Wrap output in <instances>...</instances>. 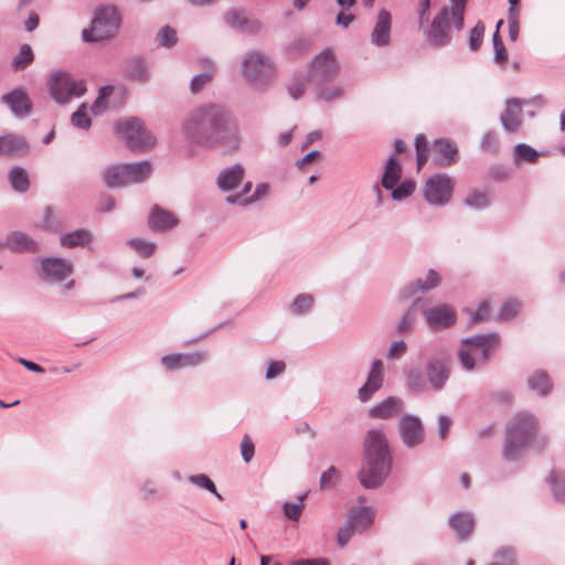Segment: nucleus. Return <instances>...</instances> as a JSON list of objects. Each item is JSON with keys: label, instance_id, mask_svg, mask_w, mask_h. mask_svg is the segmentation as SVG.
Instances as JSON below:
<instances>
[{"label": "nucleus", "instance_id": "nucleus-1", "mask_svg": "<svg viewBox=\"0 0 565 565\" xmlns=\"http://www.w3.org/2000/svg\"><path fill=\"white\" fill-rule=\"evenodd\" d=\"M181 131L189 142L214 148H236L238 134L228 109L218 103H204L189 111L181 125Z\"/></svg>", "mask_w": 565, "mask_h": 565}, {"label": "nucleus", "instance_id": "nucleus-2", "mask_svg": "<svg viewBox=\"0 0 565 565\" xmlns=\"http://www.w3.org/2000/svg\"><path fill=\"white\" fill-rule=\"evenodd\" d=\"M364 465L359 480L366 489H376L383 484L392 469V456L385 433L380 428L366 431L363 441Z\"/></svg>", "mask_w": 565, "mask_h": 565}, {"label": "nucleus", "instance_id": "nucleus-3", "mask_svg": "<svg viewBox=\"0 0 565 565\" xmlns=\"http://www.w3.org/2000/svg\"><path fill=\"white\" fill-rule=\"evenodd\" d=\"M450 7L443 6L433 20H428L419 30L425 42L434 49H443L451 43V23L457 31H461L465 24V10L468 0H449Z\"/></svg>", "mask_w": 565, "mask_h": 565}, {"label": "nucleus", "instance_id": "nucleus-4", "mask_svg": "<svg viewBox=\"0 0 565 565\" xmlns=\"http://www.w3.org/2000/svg\"><path fill=\"white\" fill-rule=\"evenodd\" d=\"M537 419L530 413H520L505 427L502 456L507 461H518L534 439Z\"/></svg>", "mask_w": 565, "mask_h": 565}, {"label": "nucleus", "instance_id": "nucleus-5", "mask_svg": "<svg viewBox=\"0 0 565 565\" xmlns=\"http://www.w3.org/2000/svg\"><path fill=\"white\" fill-rule=\"evenodd\" d=\"M243 78L255 89H267L276 78L274 61L259 50H250L245 53L241 67Z\"/></svg>", "mask_w": 565, "mask_h": 565}, {"label": "nucleus", "instance_id": "nucleus-6", "mask_svg": "<svg viewBox=\"0 0 565 565\" xmlns=\"http://www.w3.org/2000/svg\"><path fill=\"white\" fill-rule=\"evenodd\" d=\"M121 25V17L114 6L98 7L92 19L90 28L84 29L82 39L88 43L113 39Z\"/></svg>", "mask_w": 565, "mask_h": 565}, {"label": "nucleus", "instance_id": "nucleus-7", "mask_svg": "<svg viewBox=\"0 0 565 565\" xmlns=\"http://www.w3.org/2000/svg\"><path fill=\"white\" fill-rule=\"evenodd\" d=\"M116 134L125 140L126 147L132 151H142L156 145V138L145 128L138 117L120 119L115 124Z\"/></svg>", "mask_w": 565, "mask_h": 565}, {"label": "nucleus", "instance_id": "nucleus-8", "mask_svg": "<svg viewBox=\"0 0 565 565\" xmlns=\"http://www.w3.org/2000/svg\"><path fill=\"white\" fill-rule=\"evenodd\" d=\"M47 86L51 97L60 105L67 104L73 97L83 96L87 90L84 81L74 79L70 73L62 70L50 74Z\"/></svg>", "mask_w": 565, "mask_h": 565}, {"label": "nucleus", "instance_id": "nucleus-9", "mask_svg": "<svg viewBox=\"0 0 565 565\" xmlns=\"http://www.w3.org/2000/svg\"><path fill=\"white\" fill-rule=\"evenodd\" d=\"M451 373V358L447 352H439L429 356L425 362V374L428 390L440 392L444 390Z\"/></svg>", "mask_w": 565, "mask_h": 565}, {"label": "nucleus", "instance_id": "nucleus-10", "mask_svg": "<svg viewBox=\"0 0 565 565\" xmlns=\"http://www.w3.org/2000/svg\"><path fill=\"white\" fill-rule=\"evenodd\" d=\"M340 72V64L335 58V55L331 50H324L311 62L310 70L308 73L309 82L312 86L326 84V82H332Z\"/></svg>", "mask_w": 565, "mask_h": 565}, {"label": "nucleus", "instance_id": "nucleus-11", "mask_svg": "<svg viewBox=\"0 0 565 565\" xmlns=\"http://www.w3.org/2000/svg\"><path fill=\"white\" fill-rule=\"evenodd\" d=\"M454 191V182L446 173L431 175L425 183L424 198L431 204L443 206L447 204Z\"/></svg>", "mask_w": 565, "mask_h": 565}, {"label": "nucleus", "instance_id": "nucleus-12", "mask_svg": "<svg viewBox=\"0 0 565 565\" xmlns=\"http://www.w3.org/2000/svg\"><path fill=\"white\" fill-rule=\"evenodd\" d=\"M397 429L403 445L408 449H414L425 441V427L422 419L416 415H403L398 422Z\"/></svg>", "mask_w": 565, "mask_h": 565}, {"label": "nucleus", "instance_id": "nucleus-13", "mask_svg": "<svg viewBox=\"0 0 565 565\" xmlns=\"http://www.w3.org/2000/svg\"><path fill=\"white\" fill-rule=\"evenodd\" d=\"M423 316L427 326L434 330H446L457 323L456 309L447 303H440L423 310Z\"/></svg>", "mask_w": 565, "mask_h": 565}, {"label": "nucleus", "instance_id": "nucleus-14", "mask_svg": "<svg viewBox=\"0 0 565 565\" xmlns=\"http://www.w3.org/2000/svg\"><path fill=\"white\" fill-rule=\"evenodd\" d=\"M74 271L72 262L61 257L41 259L39 276L46 282H61Z\"/></svg>", "mask_w": 565, "mask_h": 565}, {"label": "nucleus", "instance_id": "nucleus-15", "mask_svg": "<svg viewBox=\"0 0 565 565\" xmlns=\"http://www.w3.org/2000/svg\"><path fill=\"white\" fill-rule=\"evenodd\" d=\"M0 102L4 104L15 118L22 119L28 117L33 109V103L28 93L17 87L0 97Z\"/></svg>", "mask_w": 565, "mask_h": 565}, {"label": "nucleus", "instance_id": "nucleus-16", "mask_svg": "<svg viewBox=\"0 0 565 565\" xmlns=\"http://www.w3.org/2000/svg\"><path fill=\"white\" fill-rule=\"evenodd\" d=\"M209 360V352L194 351L191 353H173L161 358L166 371H177L183 367H195Z\"/></svg>", "mask_w": 565, "mask_h": 565}, {"label": "nucleus", "instance_id": "nucleus-17", "mask_svg": "<svg viewBox=\"0 0 565 565\" xmlns=\"http://www.w3.org/2000/svg\"><path fill=\"white\" fill-rule=\"evenodd\" d=\"M441 284V277L435 269H429L426 274L425 279L418 278L407 285L401 291V297L404 299L419 298L418 295H425L434 290Z\"/></svg>", "mask_w": 565, "mask_h": 565}, {"label": "nucleus", "instance_id": "nucleus-18", "mask_svg": "<svg viewBox=\"0 0 565 565\" xmlns=\"http://www.w3.org/2000/svg\"><path fill=\"white\" fill-rule=\"evenodd\" d=\"M392 15L386 9L377 12L375 24L370 34V42L376 47H385L391 43Z\"/></svg>", "mask_w": 565, "mask_h": 565}, {"label": "nucleus", "instance_id": "nucleus-19", "mask_svg": "<svg viewBox=\"0 0 565 565\" xmlns=\"http://www.w3.org/2000/svg\"><path fill=\"white\" fill-rule=\"evenodd\" d=\"M383 385V362L381 360L373 361L366 382L359 388L358 398L362 403H366L372 398Z\"/></svg>", "mask_w": 565, "mask_h": 565}, {"label": "nucleus", "instance_id": "nucleus-20", "mask_svg": "<svg viewBox=\"0 0 565 565\" xmlns=\"http://www.w3.org/2000/svg\"><path fill=\"white\" fill-rule=\"evenodd\" d=\"M433 160L439 167H450L458 161V148L447 138L436 139L433 143Z\"/></svg>", "mask_w": 565, "mask_h": 565}, {"label": "nucleus", "instance_id": "nucleus-21", "mask_svg": "<svg viewBox=\"0 0 565 565\" xmlns=\"http://www.w3.org/2000/svg\"><path fill=\"white\" fill-rule=\"evenodd\" d=\"M4 248H9L13 253H38L39 244L28 234L13 231L6 236V239L1 242Z\"/></svg>", "mask_w": 565, "mask_h": 565}, {"label": "nucleus", "instance_id": "nucleus-22", "mask_svg": "<svg viewBox=\"0 0 565 565\" xmlns=\"http://www.w3.org/2000/svg\"><path fill=\"white\" fill-rule=\"evenodd\" d=\"M30 149L25 137L17 134L0 136V157H20Z\"/></svg>", "mask_w": 565, "mask_h": 565}, {"label": "nucleus", "instance_id": "nucleus-23", "mask_svg": "<svg viewBox=\"0 0 565 565\" xmlns=\"http://www.w3.org/2000/svg\"><path fill=\"white\" fill-rule=\"evenodd\" d=\"M522 105L523 103L519 98H510L505 102V109L500 116V122L507 132L512 134L520 128Z\"/></svg>", "mask_w": 565, "mask_h": 565}, {"label": "nucleus", "instance_id": "nucleus-24", "mask_svg": "<svg viewBox=\"0 0 565 565\" xmlns=\"http://www.w3.org/2000/svg\"><path fill=\"white\" fill-rule=\"evenodd\" d=\"M245 169L236 163L220 171L216 178V184L223 192H230L236 189L244 180Z\"/></svg>", "mask_w": 565, "mask_h": 565}, {"label": "nucleus", "instance_id": "nucleus-25", "mask_svg": "<svg viewBox=\"0 0 565 565\" xmlns=\"http://www.w3.org/2000/svg\"><path fill=\"white\" fill-rule=\"evenodd\" d=\"M448 524L455 531L457 539L463 542L473 531L475 518L471 512L458 511L449 516Z\"/></svg>", "mask_w": 565, "mask_h": 565}, {"label": "nucleus", "instance_id": "nucleus-26", "mask_svg": "<svg viewBox=\"0 0 565 565\" xmlns=\"http://www.w3.org/2000/svg\"><path fill=\"white\" fill-rule=\"evenodd\" d=\"M178 218L169 211L154 205L149 214L148 224L153 231H167L178 224Z\"/></svg>", "mask_w": 565, "mask_h": 565}, {"label": "nucleus", "instance_id": "nucleus-27", "mask_svg": "<svg viewBox=\"0 0 565 565\" xmlns=\"http://www.w3.org/2000/svg\"><path fill=\"white\" fill-rule=\"evenodd\" d=\"M404 402L399 397L390 396L381 403H377L370 409V415L374 418H390L403 411Z\"/></svg>", "mask_w": 565, "mask_h": 565}, {"label": "nucleus", "instance_id": "nucleus-28", "mask_svg": "<svg viewBox=\"0 0 565 565\" xmlns=\"http://www.w3.org/2000/svg\"><path fill=\"white\" fill-rule=\"evenodd\" d=\"M102 177L105 185L110 189L129 186L128 180H126V168L124 163H116L106 167Z\"/></svg>", "mask_w": 565, "mask_h": 565}, {"label": "nucleus", "instance_id": "nucleus-29", "mask_svg": "<svg viewBox=\"0 0 565 565\" xmlns=\"http://www.w3.org/2000/svg\"><path fill=\"white\" fill-rule=\"evenodd\" d=\"M124 164L129 185L145 182L152 173V164L149 160Z\"/></svg>", "mask_w": 565, "mask_h": 565}, {"label": "nucleus", "instance_id": "nucleus-30", "mask_svg": "<svg viewBox=\"0 0 565 565\" xmlns=\"http://www.w3.org/2000/svg\"><path fill=\"white\" fill-rule=\"evenodd\" d=\"M374 521V512L370 507L353 508L348 514L347 522L356 531L363 532Z\"/></svg>", "mask_w": 565, "mask_h": 565}, {"label": "nucleus", "instance_id": "nucleus-31", "mask_svg": "<svg viewBox=\"0 0 565 565\" xmlns=\"http://www.w3.org/2000/svg\"><path fill=\"white\" fill-rule=\"evenodd\" d=\"M93 241V234L86 228H78L76 231L61 235L60 243L63 247L75 248L85 247Z\"/></svg>", "mask_w": 565, "mask_h": 565}, {"label": "nucleus", "instance_id": "nucleus-32", "mask_svg": "<svg viewBox=\"0 0 565 565\" xmlns=\"http://www.w3.org/2000/svg\"><path fill=\"white\" fill-rule=\"evenodd\" d=\"M423 300V298H416L415 300H413L412 305L404 311L403 316L401 317L396 326L397 334H405L414 330L417 323V306Z\"/></svg>", "mask_w": 565, "mask_h": 565}, {"label": "nucleus", "instance_id": "nucleus-33", "mask_svg": "<svg viewBox=\"0 0 565 565\" xmlns=\"http://www.w3.org/2000/svg\"><path fill=\"white\" fill-rule=\"evenodd\" d=\"M527 386L532 392L536 393L539 396H546L547 394H550L553 384L548 374L543 370H539L529 376Z\"/></svg>", "mask_w": 565, "mask_h": 565}, {"label": "nucleus", "instance_id": "nucleus-34", "mask_svg": "<svg viewBox=\"0 0 565 565\" xmlns=\"http://www.w3.org/2000/svg\"><path fill=\"white\" fill-rule=\"evenodd\" d=\"M315 96L318 100L331 103L344 95V88L340 84L326 82V84L313 86Z\"/></svg>", "mask_w": 565, "mask_h": 565}, {"label": "nucleus", "instance_id": "nucleus-35", "mask_svg": "<svg viewBox=\"0 0 565 565\" xmlns=\"http://www.w3.org/2000/svg\"><path fill=\"white\" fill-rule=\"evenodd\" d=\"M269 193V184L268 183H258L255 188V191L252 195L247 198H243V195H227L225 201L231 205H241L246 206L253 204L257 201H260Z\"/></svg>", "mask_w": 565, "mask_h": 565}, {"label": "nucleus", "instance_id": "nucleus-36", "mask_svg": "<svg viewBox=\"0 0 565 565\" xmlns=\"http://www.w3.org/2000/svg\"><path fill=\"white\" fill-rule=\"evenodd\" d=\"M402 178V167L395 157H390L386 161L385 171L381 184L384 189H393Z\"/></svg>", "mask_w": 565, "mask_h": 565}, {"label": "nucleus", "instance_id": "nucleus-37", "mask_svg": "<svg viewBox=\"0 0 565 565\" xmlns=\"http://www.w3.org/2000/svg\"><path fill=\"white\" fill-rule=\"evenodd\" d=\"M8 180L15 192L25 193L30 188L29 174L20 166H14L10 169Z\"/></svg>", "mask_w": 565, "mask_h": 565}, {"label": "nucleus", "instance_id": "nucleus-38", "mask_svg": "<svg viewBox=\"0 0 565 565\" xmlns=\"http://www.w3.org/2000/svg\"><path fill=\"white\" fill-rule=\"evenodd\" d=\"M126 72L135 81L147 82L150 78L147 63L138 56L128 60Z\"/></svg>", "mask_w": 565, "mask_h": 565}, {"label": "nucleus", "instance_id": "nucleus-39", "mask_svg": "<svg viewBox=\"0 0 565 565\" xmlns=\"http://www.w3.org/2000/svg\"><path fill=\"white\" fill-rule=\"evenodd\" d=\"M202 63L206 64V71L194 75L190 82V89L193 94L201 92L215 75V67L211 61L204 60Z\"/></svg>", "mask_w": 565, "mask_h": 565}, {"label": "nucleus", "instance_id": "nucleus-40", "mask_svg": "<svg viewBox=\"0 0 565 565\" xmlns=\"http://www.w3.org/2000/svg\"><path fill=\"white\" fill-rule=\"evenodd\" d=\"M406 387L413 394H423L428 391L426 377L419 369H412L406 375Z\"/></svg>", "mask_w": 565, "mask_h": 565}, {"label": "nucleus", "instance_id": "nucleus-41", "mask_svg": "<svg viewBox=\"0 0 565 565\" xmlns=\"http://www.w3.org/2000/svg\"><path fill=\"white\" fill-rule=\"evenodd\" d=\"M499 335L494 332L477 334L462 340L467 349L477 353V351L483 347H487L489 342L499 343Z\"/></svg>", "mask_w": 565, "mask_h": 565}, {"label": "nucleus", "instance_id": "nucleus-42", "mask_svg": "<svg viewBox=\"0 0 565 565\" xmlns=\"http://www.w3.org/2000/svg\"><path fill=\"white\" fill-rule=\"evenodd\" d=\"M465 205L472 210H484L490 205L489 195L487 192L473 189L468 192Z\"/></svg>", "mask_w": 565, "mask_h": 565}, {"label": "nucleus", "instance_id": "nucleus-43", "mask_svg": "<svg viewBox=\"0 0 565 565\" xmlns=\"http://www.w3.org/2000/svg\"><path fill=\"white\" fill-rule=\"evenodd\" d=\"M315 305V298L311 294H299L290 306L291 313L302 316L308 313Z\"/></svg>", "mask_w": 565, "mask_h": 565}, {"label": "nucleus", "instance_id": "nucleus-44", "mask_svg": "<svg viewBox=\"0 0 565 565\" xmlns=\"http://www.w3.org/2000/svg\"><path fill=\"white\" fill-rule=\"evenodd\" d=\"M547 482L551 486V490L555 500L559 503H565V475L551 472Z\"/></svg>", "mask_w": 565, "mask_h": 565}, {"label": "nucleus", "instance_id": "nucleus-45", "mask_svg": "<svg viewBox=\"0 0 565 565\" xmlns=\"http://www.w3.org/2000/svg\"><path fill=\"white\" fill-rule=\"evenodd\" d=\"M34 60V54L29 44H22L19 53L12 60V68L14 71L25 70Z\"/></svg>", "mask_w": 565, "mask_h": 565}, {"label": "nucleus", "instance_id": "nucleus-46", "mask_svg": "<svg viewBox=\"0 0 565 565\" xmlns=\"http://www.w3.org/2000/svg\"><path fill=\"white\" fill-rule=\"evenodd\" d=\"M539 157H540V153L537 152V150L526 143H518L514 147V162L515 163H521V162L533 163L537 160Z\"/></svg>", "mask_w": 565, "mask_h": 565}, {"label": "nucleus", "instance_id": "nucleus-47", "mask_svg": "<svg viewBox=\"0 0 565 565\" xmlns=\"http://www.w3.org/2000/svg\"><path fill=\"white\" fill-rule=\"evenodd\" d=\"M114 90L113 86H103L99 89L98 96L90 107V111L94 116L102 115L107 108V100Z\"/></svg>", "mask_w": 565, "mask_h": 565}, {"label": "nucleus", "instance_id": "nucleus-48", "mask_svg": "<svg viewBox=\"0 0 565 565\" xmlns=\"http://www.w3.org/2000/svg\"><path fill=\"white\" fill-rule=\"evenodd\" d=\"M188 480L190 483L210 491L218 500H221V501L223 500V497L221 495V493H218L214 482L211 480V478L207 475H205V473L192 475L188 478Z\"/></svg>", "mask_w": 565, "mask_h": 565}, {"label": "nucleus", "instance_id": "nucleus-49", "mask_svg": "<svg viewBox=\"0 0 565 565\" xmlns=\"http://www.w3.org/2000/svg\"><path fill=\"white\" fill-rule=\"evenodd\" d=\"M520 308L521 303L518 300L508 299L502 303L501 309L498 312L497 319L499 321H510L518 316Z\"/></svg>", "mask_w": 565, "mask_h": 565}, {"label": "nucleus", "instance_id": "nucleus-50", "mask_svg": "<svg viewBox=\"0 0 565 565\" xmlns=\"http://www.w3.org/2000/svg\"><path fill=\"white\" fill-rule=\"evenodd\" d=\"M307 498V493H302L298 497L297 503L285 502L282 505L284 514L291 521H298L303 510V501Z\"/></svg>", "mask_w": 565, "mask_h": 565}, {"label": "nucleus", "instance_id": "nucleus-51", "mask_svg": "<svg viewBox=\"0 0 565 565\" xmlns=\"http://www.w3.org/2000/svg\"><path fill=\"white\" fill-rule=\"evenodd\" d=\"M156 40L161 46L172 47L178 41L177 31L173 28L166 25L159 30Z\"/></svg>", "mask_w": 565, "mask_h": 565}, {"label": "nucleus", "instance_id": "nucleus-52", "mask_svg": "<svg viewBox=\"0 0 565 565\" xmlns=\"http://www.w3.org/2000/svg\"><path fill=\"white\" fill-rule=\"evenodd\" d=\"M308 81L309 78L307 79L306 76L301 74L295 75L288 85L289 95L296 100L301 98L305 94Z\"/></svg>", "mask_w": 565, "mask_h": 565}, {"label": "nucleus", "instance_id": "nucleus-53", "mask_svg": "<svg viewBox=\"0 0 565 565\" xmlns=\"http://www.w3.org/2000/svg\"><path fill=\"white\" fill-rule=\"evenodd\" d=\"M127 244L132 247L140 256L148 258L152 255L156 244L140 238H130Z\"/></svg>", "mask_w": 565, "mask_h": 565}, {"label": "nucleus", "instance_id": "nucleus-54", "mask_svg": "<svg viewBox=\"0 0 565 565\" xmlns=\"http://www.w3.org/2000/svg\"><path fill=\"white\" fill-rule=\"evenodd\" d=\"M71 122L74 127L87 130L90 125L92 120L87 115L86 105L82 104L78 109L72 114L71 116Z\"/></svg>", "mask_w": 565, "mask_h": 565}, {"label": "nucleus", "instance_id": "nucleus-55", "mask_svg": "<svg viewBox=\"0 0 565 565\" xmlns=\"http://www.w3.org/2000/svg\"><path fill=\"white\" fill-rule=\"evenodd\" d=\"M391 190L393 200L402 201L413 194L415 191V183L411 180H404L397 186L395 185Z\"/></svg>", "mask_w": 565, "mask_h": 565}, {"label": "nucleus", "instance_id": "nucleus-56", "mask_svg": "<svg viewBox=\"0 0 565 565\" xmlns=\"http://www.w3.org/2000/svg\"><path fill=\"white\" fill-rule=\"evenodd\" d=\"M480 148L484 152L498 153L500 145L497 134L494 131H487L481 138Z\"/></svg>", "mask_w": 565, "mask_h": 565}, {"label": "nucleus", "instance_id": "nucleus-57", "mask_svg": "<svg viewBox=\"0 0 565 565\" xmlns=\"http://www.w3.org/2000/svg\"><path fill=\"white\" fill-rule=\"evenodd\" d=\"M484 24L481 21H478L476 25L471 29L469 36V47L471 51H477L481 46L484 35Z\"/></svg>", "mask_w": 565, "mask_h": 565}, {"label": "nucleus", "instance_id": "nucleus-58", "mask_svg": "<svg viewBox=\"0 0 565 565\" xmlns=\"http://www.w3.org/2000/svg\"><path fill=\"white\" fill-rule=\"evenodd\" d=\"M458 359L460 365L467 371L473 370V367L478 364L475 352L467 348L459 349Z\"/></svg>", "mask_w": 565, "mask_h": 565}, {"label": "nucleus", "instance_id": "nucleus-59", "mask_svg": "<svg viewBox=\"0 0 565 565\" xmlns=\"http://www.w3.org/2000/svg\"><path fill=\"white\" fill-rule=\"evenodd\" d=\"M495 561L490 563L489 565H515L514 553L511 548L503 547L500 548L495 555Z\"/></svg>", "mask_w": 565, "mask_h": 565}, {"label": "nucleus", "instance_id": "nucleus-60", "mask_svg": "<svg viewBox=\"0 0 565 565\" xmlns=\"http://www.w3.org/2000/svg\"><path fill=\"white\" fill-rule=\"evenodd\" d=\"M225 21L228 25L242 31L243 26L246 25V19L242 12L232 10L225 14Z\"/></svg>", "mask_w": 565, "mask_h": 565}, {"label": "nucleus", "instance_id": "nucleus-61", "mask_svg": "<svg viewBox=\"0 0 565 565\" xmlns=\"http://www.w3.org/2000/svg\"><path fill=\"white\" fill-rule=\"evenodd\" d=\"M255 454V446L253 440L249 438L248 435H245L243 437V440L241 443V455L243 460L248 463L252 461Z\"/></svg>", "mask_w": 565, "mask_h": 565}, {"label": "nucleus", "instance_id": "nucleus-62", "mask_svg": "<svg viewBox=\"0 0 565 565\" xmlns=\"http://www.w3.org/2000/svg\"><path fill=\"white\" fill-rule=\"evenodd\" d=\"M509 38L515 42L520 33V15L515 11L508 14Z\"/></svg>", "mask_w": 565, "mask_h": 565}, {"label": "nucleus", "instance_id": "nucleus-63", "mask_svg": "<svg viewBox=\"0 0 565 565\" xmlns=\"http://www.w3.org/2000/svg\"><path fill=\"white\" fill-rule=\"evenodd\" d=\"M356 531L347 522L338 531V535H337L338 545L340 547H344L349 543V541L351 540V537L353 536V534Z\"/></svg>", "mask_w": 565, "mask_h": 565}, {"label": "nucleus", "instance_id": "nucleus-64", "mask_svg": "<svg viewBox=\"0 0 565 565\" xmlns=\"http://www.w3.org/2000/svg\"><path fill=\"white\" fill-rule=\"evenodd\" d=\"M338 476V470L335 469V467L331 466L330 468H328L326 471L322 472L321 477H320V488L321 489H327V488H330L331 486H333L334 483V479L337 478Z\"/></svg>", "mask_w": 565, "mask_h": 565}]
</instances>
